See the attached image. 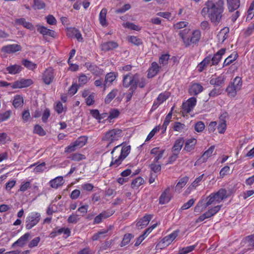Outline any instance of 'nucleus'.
<instances>
[{"label":"nucleus","instance_id":"1","mask_svg":"<svg viewBox=\"0 0 254 254\" xmlns=\"http://www.w3.org/2000/svg\"><path fill=\"white\" fill-rule=\"evenodd\" d=\"M224 9V0H207L201 14L207 17L212 24L217 25L221 22Z\"/></svg>","mask_w":254,"mask_h":254},{"label":"nucleus","instance_id":"2","mask_svg":"<svg viewBox=\"0 0 254 254\" xmlns=\"http://www.w3.org/2000/svg\"><path fill=\"white\" fill-rule=\"evenodd\" d=\"M130 151V146L120 144L114 147L111 151L112 161L110 164V167L117 168L129 154Z\"/></svg>","mask_w":254,"mask_h":254},{"label":"nucleus","instance_id":"3","mask_svg":"<svg viewBox=\"0 0 254 254\" xmlns=\"http://www.w3.org/2000/svg\"><path fill=\"white\" fill-rule=\"evenodd\" d=\"M190 29L186 28L179 32V35L181 37L183 42L186 46H189L191 44H196L199 42L201 37V32L199 30H194L190 36L188 34Z\"/></svg>","mask_w":254,"mask_h":254},{"label":"nucleus","instance_id":"4","mask_svg":"<svg viewBox=\"0 0 254 254\" xmlns=\"http://www.w3.org/2000/svg\"><path fill=\"white\" fill-rule=\"evenodd\" d=\"M227 197V191L223 189H220L218 191L209 194L204 199L207 206L218 205L223 199Z\"/></svg>","mask_w":254,"mask_h":254},{"label":"nucleus","instance_id":"5","mask_svg":"<svg viewBox=\"0 0 254 254\" xmlns=\"http://www.w3.org/2000/svg\"><path fill=\"white\" fill-rule=\"evenodd\" d=\"M123 136V133L121 129L114 128L106 132L103 137V140L106 141L109 146L115 141L119 140Z\"/></svg>","mask_w":254,"mask_h":254},{"label":"nucleus","instance_id":"6","mask_svg":"<svg viewBox=\"0 0 254 254\" xmlns=\"http://www.w3.org/2000/svg\"><path fill=\"white\" fill-rule=\"evenodd\" d=\"M138 75L127 74L123 77V84L124 87L127 88L130 86V90L132 93L137 86Z\"/></svg>","mask_w":254,"mask_h":254},{"label":"nucleus","instance_id":"7","mask_svg":"<svg viewBox=\"0 0 254 254\" xmlns=\"http://www.w3.org/2000/svg\"><path fill=\"white\" fill-rule=\"evenodd\" d=\"M41 215L37 212L29 213L26 219V228L31 229L39 222Z\"/></svg>","mask_w":254,"mask_h":254},{"label":"nucleus","instance_id":"8","mask_svg":"<svg viewBox=\"0 0 254 254\" xmlns=\"http://www.w3.org/2000/svg\"><path fill=\"white\" fill-rule=\"evenodd\" d=\"M165 149L156 147L151 150L150 154L154 162H158V160L163 157Z\"/></svg>","mask_w":254,"mask_h":254},{"label":"nucleus","instance_id":"9","mask_svg":"<svg viewBox=\"0 0 254 254\" xmlns=\"http://www.w3.org/2000/svg\"><path fill=\"white\" fill-rule=\"evenodd\" d=\"M54 76V69L49 67L47 68L43 73L42 79L46 84L49 85L52 82Z\"/></svg>","mask_w":254,"mask_h":254},{"label":"nucleus","instance_id":"10","mask_svg":"<svg viewBox=\"0 0 254 254\" xmlns=\"http://www.w3.org/2000/svg\"><path fill=\"white\" fill-rule=\"evenodd\" d=\"M21 49L22 48L20 45L12 44L3 46L1 48V51L4 53L9 54L20 51Z\"/></svg>","mask_w":254,"mask_h":254},{"label":"nucleus","instance_id":"11","mask_svg":"<svg viewBox=\"0 0 254 254\" xmlns=\"http://www.w3.org/2000/svg\"><path fill=\"white\" fill-rule=\"evenodd\" d=\"M179 231H174L170 234L165 237L160 242V245H162V247H165L169 245L178 236Z\"/></svg>","mask_w":254,"mask_h":254},{"label":"nucleus","instance_id":"12","mask_svg":"<svg viewBox=\"0 0 254 254\" xmlns=\"http://www.w3.org/2000/svg\"><path fill=\"white\" fill-rule=\"evenodd\" d=\"M33 83L32 80L29 79H21L17 80L11 84V88L13 89L22 88L27 87Z\"/></svg>","mask_w":254,"mask_h":254},{"label":"nucleus","instance_id":"13","mask_svg":"<svg viewBox=\"0 0 254 254\" xmlns=\"http://www.w3.org/2000/svg\"><path fill=\"white\" fill-rule=\"evenodd\" d=\"M196 103V99L195 97L189 98L182 105L183 111L186 113L190 112L195 106Z\"/></svg>","mask_w":254,"mask_h":254},{"label":"nucleus","instance_id":"14","mask_svg":"<svg viewBox=\"0 0 254 254\" xmlns=\"http://www.w3.org/2000/svg\"><path fill=\"white\" fill-rule=\"evenodd\" d=\"M170 96L169 92H165L160 93L157 99L154 102L153 105L152 107V110H155L163 102L166 101Z\"/></svg>","mask_w":254,"mask_h":254},{"label":"nucleus","instance_id":"15","mask_svg":"<svg viewBox=\"0 0 254 254\" xmlns=\"http://www.w3.org/2000/svg\"><path fill=\"white\" fill-rule=\"evenodd\" d=\"M197 140L194 138H190L187 139L184 142L185 146L184 149L187 152H190L194 150Z\"/></svg>","mask_w":254,"mask_h":254},{"label":"nucleus","instance_id":"16","mask_svg":"<svg viewBox=\"0 0 254 254\" xmlns=\"http://www.w3.org/2000/svg\"><path fill=\"white\" fill-rule=\"evenodd\" d=\"M226 49L222 48L219 50L213 57L210 56V62H211V65H217L219 63L222 59V56L225 54Z\"/></svg>","mask_w":254,"mask_h":254},{"label":"nucleus","instance_id":"17","mask_svg":"<svg viewBox=\"0 0 254 254\" xmlns=\"http://www.w3.org/2000/svg\"><path fill=\"white\" fill-rule=\"evenodd\" d=\"M157 223L152 225L150 227L147 229L143 234L140 235L136 240L134 245L137 246L144 240V239L151 233V232L157 226Z\"/></svg>","mask_w":254,"mask_h":254},{"label":"nucleus","instance_id":"18","mask_svg":"<svg viewBox=\"0 0 254 254\" xmlns=\"http://www.w3.org/2000/svg\"><path fill=\"white\" fill-rule=\"evenodd\" d=\"M204 175L202 174L196 178L194 181L192 183V184L187 188L186 190L185 193L186 194H190L191 191L194 190L200 184V182H201L203 177Z\"/></svg>","mask_w":254,"mask_h":254},{"label":"nucleus","instance_id":"19","mask_svg":"<svg viewBox=\"0 0 254 254\" xmlns=\"http://www.w3.org/2000/svg\"><path fill=\"white\" fill-rule=\"evenodd\" d=\"M160 67L156 62L152 63L151 66L148 70V78H152L155 76L158 73Z\"/></svg>","mask_w":254,"mask_h":254},{"label":"nucleus","instance_id":"20","mask_svg":"<svg viewBox=\"0 0 254 254\" xmlns=\"http://www.w3.org/2000/svg\"><path fill=\"white\" fill-rule=\"evenodd\" d=\"M171 199L170 190L169 188H167L162 192L160 196L159 203L161 204L167 203Z\"/></svg>","mask_w":254,"mask_h":254},{"label":"nucleus","instance_id":"21","mask_svg":"<svg viewBox=\"0 0 254 254\" xmlns=\"http://www.w3.org/2000/svg\"><path fill=\"white\" fill-rule=\"evenodd\" d=\"M36 27L38 31L43 36L48 35L51 37H54L55 36V32L52 30L39 24L37 25Z\"/></svg>","mask_w":254,"mask_h":254},{"label":"nucleus","instance_id":"22","mask_svg":"<svg viewBox=\"0 0 254 254\" xmlns=\"http://www.w3.org/2000/svg\"><path fill=\"white\" fill-rule=\"evenodd\" d=\"M152 216L150 215L144 216L136 223V227L138 229H142L148 224Z\"/></svg>","mask_w":254,"mask_h":254},{"label":"nucleus","instance_id":"23","mask_svg":"<svg viewBox=\"0 0 254 254\" xmlns=\"http://www.w3.org/2000/svg\"><path fill=\"white\" fill-rule=\"evenodd\" d=\"M174 109V107H172L170 112L166 116L162 126H160V129L162 130V133H164L167 129V126L169 125L171 122V120L172 117L173 111Z\"/></svg>","mask_w":254,"mask_h":254},{"label":"nucleus","instance_id":"24","mask_svg":"<svg viewBox=\"0 0 254 254\" xmlns=\"http://www.w3.org/2000/svg\"><path fill=\"white\" fill-rule=\"evenodd\" d=\"M113 214L112 211H104L95 217L94 220L95 224L100 223L104 219L109 217Z\"/></svg>","mask_w":254,"mask_h":254},{"label":"nucleus","instance_id":"25","mask_svg":"<svg viewBox=\"0 0 254 254\" xmlns=\"http://www.w3.org/2000/svg\"><path fill=\"white\" fill-rule=\"evenodd\" d=\"M203 90L202 86L199 83H193L189 88V93L191 95H197Z\"/></svg>","mask_w":254,"mask_h":254},{"label":"nucleus","instance_id":"26","mask_svg":"<svg viewBox=\"0 0 254 254\" xmlns=\"http://www.w3.org/2000/svg\"><path fill=\"white\" fill-rule=\"evenodd\" d=\"M49 183L52 188L57 189L62 186L64 183V181L62 176H58L50 181Z\"/></svg>","mask_w":254,"mask_h":254},{"label":"nucleus","instance_id":"27","mask_svg":"<svg viewBox=\"0 0 254 254\" xmlns=\"http://www.w3.org/2000/svg\"><path fill=\"white\" fill-rule=\"evenodd\" d=\"M16 24L22 25L24 27L32 31L34 29V25L29 22L26 21L25 18H21L15 20Z\"/></svg>","mask_w":254,"mask_h":254},{"label":"nucleus","instance_id":"28","mask_svg":"<svg viewBox=\"0 0 254 254\" xmlns=\"http://www.w3.org/2000/svg\"><path fill=\"white\" fill-rule=\"evenodd\" d=\"M184 143V140L183 138L180 137L178 138L173 147V152L179 154L181 150L182 146Z\"/></svg>","mask_w":254,"mask_h":254},{"label":"nucleus","instance_id":"29","mask_svg":"<svg viewBox=\"0 0 254 254\" xmlns=\"http://www.w3.org/2000/svg\"><path fill=\"white\" fill-rule=\"evenodd\" d=\"M21 66L18 64H13L7 66L5 70L10 74H15L19 73L21 70Z\"/></svg>","mask_w":254,"mask_h":254},{"label":"nucleus","instance_id":"30","mask_svg":"<svg viewBox=\"0 0 254 254\" xmlns=\"http://www.w3.org/2000/svg\"><path fill=\"white\" fill-rule=\"evenodd\" d=\"M67 34L69 36H74V37L79 41H82L83 38L80 32L74 28H69L67 30Z\"/></svg>","mask_w":254,"mask_h":254},{"label":"nucleus","instance_id":"31","mask_svg":"<svg viewBox=\"0 0 254 254\" xmlns=\"http://www.w3.org/2000/svg\"><path fill=\"white\" fill-rule=\"evenodd\" d=\"M225 80L224 76L221 75L218 77H212L210 80V83L211 85L220 86L224 83Z\"/></svg>","mask_w":254,"mask_h":254},{"label":"nucleus","instance_id":"32","mask_svg":"<svg viewBox=\"0 0 254 254\" xmlns=\"http://www.w3.org/2000/svg\"><path fill=\"white\" fill-rule=\"evenodd\" d=\"M210 64V56H208L205 58L203 61L200 62L197 66V69L199 72L202 71L205 67Z\"/></svg>","mask_w":254,"mask_h":254},{"label":"nucleus","instance_id":"33","mask_svg":"<svg viewBox=\"0 0 254 254\" xmlns=\"http://www.w3.org/2000/svg\"><path fill=\"white\" fill-rule=\"evenodd\" d=\"M116 77L117 74L115 72H110L107 74L105 79V87L110 86Z\"/></svg>","mask_w":254,"mask_h":254},{"label":"nucleus","instance_id":"34","mask_svg":"<svg viewBox=\"0 0 254 254\" xmlns=\"http://www.w3.org/2000/svg\"><path fill=\"white\" fill-rule=\"evenodd\" d=\"M107 13V9L106 8H103L99 15V20L101 25L104 27L107 26V22L106 21V15Z\"/></svg>","mask_w":254,"mask_h":254},{"label":"nucleus","instance_id":"35","mask_svg":"<svg viewBox=\"0 0 254 254\" xmlns=\"http://www.w3.org/2000/svg\"><path fill=\"white\" fill-rule=\"evenodd\" d=\"M229 30L225 27L221 30L217 35L218 41L220 43H223L228 37Z\"/></svg>","mask_w":254,"mask_h":254},{"label":"nucleus","instance_id":"36","mask_svg":"<svg viewBox=\"0 0 254 254\" xmlns=\"http://www.w3.org/2000/svg\"><path fill=\"white\" fill-rule=\"evenodd\" d=\"M118 47V44L113 41L105 42L102 44L101 49L104 51H109L115 49Z\"/></svg>","mask_w":254,"mask_h":254},{"label":"nucleus","instance_id":"37","mask_svg":"<svg viewBox=\"0 0 254 254\" xmlns=\"http://www.w3.org/2000/svg\"><path fill=\"white\" fill-rule=\"evenodd\" d=\"M23 97L20 95H16L13 98V105L17 108L21 107L23 105Z\"/></svg>","mask_w":254,"mask_h":254},{"label":"nucleus","instance_id":"38","mask_svg":"<svg viewBox=\"0 0 254 254\" xmlns=\"http://www.w3.org/2000/svg\"><path fill=\"white\" fill-rule=\"evenodd\" d=\"M228 7L229 11H233L240 6L239 0H227Z\"/></svg>","mask_w":254,"mask_h":254},{"label":"nucleus","instance_id":"39","mask_svg":"<svg viewBox=\"0 0 254 254\" xmlns=\"http://www.w3.org/2000/svg\"><path fill=\"white\" fill-rule=\"evenodd\" d=\"M188 181L189 178L187 177L181 178L176 186L175 190L180 192L182 189L186 186Z\"/></svg>","mask_w":254,"mask_h":254},{"label":"nucleus","instance_id":"40","mask_svg":"<svg viewBox=\"0 0 254 254\" xmlns=\"http://www.w3.org/2000/svg\"><path fill=\"white\" fill-rule=\"evenodd\" d=\"M30 234L29 233H27L25 234L13 244L12 247H14L16 245H17L20 246H22L25 244L26 242L28 240Z\"/></svg>","mask_w":254,"mask_h":254},{"label":"nucleus","instance_id":"41","mask_svg":"<svg viewBox=\"0 0 254 254\" xmlns=\"http://www.w3.org/2000/svg\"><path fill=\"white\" fill-rule=\"evenodd\" d=\"M90 114L93 117L100 122L101 120L108 117L107 113L100 114L99 111L97 109L91 110Z\"/></svg>","mask_w":254,"mask_h":254},{"label":"nucleus","instance_id":"42","mask_svg":"<svg viewBox=\"0 0 254 254\" xmlns=\"http://www.w3.org/2000/svg\"><path fill=\"white\" fill-rule=\"evenodd\" d=\"M207 206L203 198L199 201L197 205L195 206L194 211L195 212H200L204 210Z\"/></svg>","mask_w":254,"mask_h":254},{"label":"nucleus","instance_id":"43","mask_svg":"<svg viewBox=\"0 0 254 254\" xmlns=\"http://www.w3.org/2000/svg\"><path fill=\"white\" fill-rule=\"evenodd\" d=\"M144 180L142 178L139 177L132 180L131 183V187L133 189H137L144 183Z\"/></svg>","mask_w":254,"mask_h":254},{"label":"nucleus","instance_id":"44","mask_svg":"<svg viewBox=\"0 0 254 254\" xmlns=\"http://www.w3.org/2000/svg\"><path fill=\"white\" fill-rule=\"evenodd\" d=\"M221 205H216L214 207L209 208L207 211L206 212L208 217L210 218L211 216L216 214L221 209Z\"/></svg>","mask_w":254,"mask_h":254},{"label":"nucleus","instance_id":"45","mask_svg":"<svg viewBox=\"0 0 254 254\" xmlns=\"http://www.w3.org/2000/svg\"><path fill=\"white\" fill-rule=\"evenodd\" d=\"M230 84L239 91L241 89L242 86V81L241 78L239 76L236 77L234 78L233 82H232Z\"/></svg>","mask_w":254,"mask_h":254},{"label":"nucleus","instance_id":"46","mask_svg":"<svg viewBox=\"0 0 254 254\" xmlns=\"http://www.w3.org/2000/svg\"><path fill=\"white\" fill-rule=\"evenodd\" d=\"M214 150V146H210L207 150H206L202 156V159L203 161H205L212 155Z\"/></svg>","mask_w":254,"mask_h":254},{"label":"nucleus","instance_id":"47","mask_svg":"<svg viewBox=\"0 0 254 254\" xmlns=\"http://www.w3.org/2000/svg\"><path fill=\"white\" fill-rule=\"evenodd\" d=\"M22 63L25 67L30 70H34L37 67L36 64L27 60H23Z\"/></svg>","mask_w":254,"mask_h":254},{"label":"nucleus","instance_id":"48","mask_svg":"<svg viewBox=\"0 0 254 254\" xmlns=\"http://www.w3.org/2000/svg\"><path fill=\"white\" fill-rule=\"evenodd\" d=\"M237 54L234 53L227 58L223 63L224 66H226L231 64L233 61L237 58Z\"/></svg>","mask_w":254,"mask_h":254},{"label":"nucleus","instance_id":"49","mask_svg":"<svg viewBox=\"0 0 254 254\" xmlns=\"http://www.w3.org/2000/svg\"><path fill=\"white\" fill-rule=\"evenodd\" d=\"M226 91L230 97H234L236 96L237 93L239 90L230 84L227 87Z\"/></svg>","mask_w":254,"mask_h":254},{"label":"nucleus","instance_id":"50","mask_svg":"<svg viewBox=\"0 0 254 254\" xmlns=\"http://www.w3.org/2000/svg\"><path fill=\"white\" fill-rule=\"evenodd\" d=\"M118 93L117 89H113L106 97L105 102L109 103L116 96Z\"/></svg>","mask_w":254,"mask_h":254},{"label":"nucleus","instance_id":"51","mask_svg":"<svg viewBox=\"0 0 254 254\" xmlns=\"http://www.w3.org/2000/svg\"><path fill=\"white\" fill-rule=\"evenodd\" d=\"M173 129L175 131L182 132L186 130L187 128L184 124L179 122H176L174 125Z\"/></svg>","mask_w":254,"mask_h":254},{"label":"nucleus","instance_id":"52","mask_svg":"<svg viewBox=\"0 0 254 254\" xmlns=\"http://www.w3.org/2000/svg\"><path fill=\"white\" fill-rule=\"evenodd\" d=\"M254 16V0L251 4L247 12V20H251Z\"/></svg>","mask_w":254,"mask_h":254},{"label":"nucleus","instance_id":"53","mask_svg":"<svg viewBox=\"0 0 254 254\" xmlns=\"http://www.w3.org/2000/svg\"><path fill=\"white\" fill-rule=\"evenodd\" d=\"M124 27L135 31H139L141 27L131 22H126L123 24Z\"/></svg>","mask_w":254,"mask_h":254},{"label":"nucleus","instance_id":"54","mask_svg":"<svg viewBox=\"0 0 254 254\" xmlns=\"http://www.w3.org/2000/svg\"><path fill=\"white\" fill-rule=\"evenodd\" d=\"M156 162H153L150 164V168L151 170V172L153 174H156L157 173L161 171V165L160 164H156Z\"/></svg>","mask_w":254,"mask_h":254},{"label":"nucleus","instance_id":"55","mask_svg":"<svg viewBox=\"0 0 254 254\" xmlns=\"http://www.w3.org/2000/svg\"><path fill=\"white\" fill-rule=\"evenodd\" d=\"M10 141V137L6 133H0V144H4Z\"/></svg>","mask_w":254,"mask_h":254},{"label":"nucleus","instance_id":"56","mask_svg":"<svg viewBox=\"0 0 254 254\" xmlns=\"http://www.w3.org/2000/svg\"><path fill=\"white\" fill-rule=\"evenodd\" d=\"M74 142L78 148H81L86 144L87 138L85 136H81Z\"/></svg>","mask_w":254,"mask_h":254},{"label":"nucleus","instance_id":"57","mask_svg":"<svg viewBox=\"0 0 254 254\" xmlns=\"http://www.w3.org/2000/svg\"><path fill=\"white\" fill-rule=\"evenodd\" d=\"M45 7V3L42 0H34L33 8L34 9H41Z\"/></svg>","mask_w":254,"mask_h":254},{"label":"nucleus","instance_id":"58","mask_svg":"<svg viewBox=\"0 0 254 254\" xmlns=\"http://www.w3.org/2000/svg\"><path fill=\"white\" fill-rule=\"evenodd\" d=\"M11 115V111L10 110H8L4 113H0V122H2L7 120L10 117Z\"/></svg>","mask_w":254,"mask_h":254},{"label":"nucleus","instance_id":"59","mask_svg":"<svg viewBox=\"0 0 254 254\" xmlns=\"http://www.w3.org/2000/svg\"><path fill=\"white\" fill-rule=\"evenodd\" d=\"M89 80V78L86 75L82 74L78 78V85L79 86H83L85 85Z\"/></svg>","mask_w":254,"mask_h":254},{"label":"nucleus","instance_id":"60","mask_svg":"<svg viewBox=\"0 0 254 254\" xmlns=\"http://www.w3.org/2000/svg\"><path fill=\"white\" fill-rule=\"evenodd\" d=\"M195 248L194 245L188 246L181 249L178 254H187L190 252L192 251Z\"/></svg>","mask_w":254,"mask_h":254},{"label":"nucleus","instance_id":"61","mask_svg":"<svg viewBox=\"0 0 254 254\" xmlns=\"http://www.w3.org/2000/svg\"><path fill=\"white\" fill-rule=\"evenodd\" d=\"M34 132L40 136H44L46 135V131L40 126L38 125H37L34 127Z\"/></svg>","mask_w":254,"mask_h":254},{"label":"nucleus","instance_id":"62","mask_svg":"<svg viewBox=\"0 0 254 254\" xmlns=\"http://www.w3.org/2000/svg\"><path fill=\"white\" fill-rule=\"evenodd\" d=\"M69 158L73 161H79L85 159V157L84 155L79 153H75L72 154Z\"/></svg>","mask_w":254,"mask_h":254},{"label":"nucleus","instance_id":"63","mask_svg":"<svg viewBox=\"0 0 254 254\" xmlns=\"http://www.w3.org/2000/svg\"><path fill=\"white\" fill-rule=\"evenodd\" d=\"M55 110L58 114H61L65 111L66 108L61 102H58L55 106Z\"/></svg>","mask_w":254,"mask_h":254},{"label":"nucleus","instance_id":"64","mask_svg":"<svg viewBox=\"0 0 254 254\" xmlns=\"http://www.w3.org/2000/svg\"><path fill=\"white\" fill-rule=\"evenodd\" d=\"M226 128V121L224 120H221L218 126V132L223 133L225 132Z\"/></svg>","mask_w":254,"mask_h":254}]
</instances>
